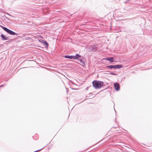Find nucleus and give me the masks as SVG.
I'll return each instance as SVG.
<instances>
[{"label": "nucleus", "instance_id": "1", "mask_svg": "<svg viewBox=\"0 0 152 152\" xmlns=\"http://www.w3.org/2000/svg\"><path fill=\"white\" fill-rule=\"evenodd\" d=\"M93 86L95 89H99L103 86L104 83L98 80H94L92 83Z\"/></svg>", "mask_w": 152, "mask_h": 152}, {"label": "nucleus", "instance_id": "2", "mask_svg": "<svg viewBox=\"0 0 152 152\" xmlns=\"http://www.w3.org/2000/svg\"><path fill=\"white\" fill-rule=\"evenodd\" d=\"M0 27L4 31L9 33V34L12 35H15V32L9 30L6 27H4L1 26H0Z\"/></svg>", "mask_w": 152, "mask_h": 152}, {"label": "nucleus", "instance_id": "3", "mask_svg": "<svg viewBox=\"0 0 152 152\" xmlns=\"http://www.w3.org/2000/svg\"><path fill=\"white\" fill-rule=\"evenodd\" d=\"M114 87L115 88V89L116 91H118L119 90L120 88V86L119 83H115L114 84Z\"/></svg>", "mask_w": 152, "mask_h": 152}, {"label": "nucleus", "instance_id": "4", "mask_svg": "<svg viewBox=\"0 0 152 152\" xmlns=\"http://www.w3.org/2000/svg\"><path fill=\"white\" fill-rule=\"evenodd\" d=\"M80 57L81 56L80 55L77 54L75 56H73V59H77Z\"/></svg>", "mask_w": 152, "mask_h": 152}, {"label": "nucleus", "instance_id": "5", "mask_svg": "<svg viewBox=\"0 0 152 152\" xmlns=\"http://www.w3.org/2000/svg\"><path fill=\"white\" fill-rule=\"evenodd\" d=\"M113 57L108 58L105 59L106 60L109 61L110 62H112L114 61L113 60Z\"/></svg>", "mask_w": 152, "mask_h": 152}, {"label": "nucleus", "instance_id": "6", "mask_svg": "<svg viewBox=\"0 0 152 152\" xmlns=\"http://www.w3.org/2000/svg\"><path fill=\"white\" fill-rule=\"evenodd\" d=\"M64 57L66 58L73 59V56H65Z\"/></svg>", "mask_w": 152, "mask_h": 152}, {"label": "nucleus", "instance_id": "7", "mask_svg": "<svg viewBox=\"0 0 152 152\" xmlns=\"http://www.w3.org/2000/svg\"><path fill=\"white\" fill-rule=\"evenodd\" d=\"M42 43H43L46 46V48H48V43L46 42V41H43V40H42V42H41Z\"/></svg>", "mask_w": 152, "mask_h": 152}, {"label": "nucleus", "instance_id": "8", "mask_svg": "<svg viewBox=\"0 0 152 152\" xmlns=\"http://www.w3.org/2000/svg\"><path fill=\"white\" fill-rule=\"evenodd\" d=\"M123 65H115V69H119L123 67Z\"/></svg>", "mask_w": 152, "mask_h": 152}, {"label": "nucleus", "instance_id": "9", "mask_svg": "<svg viewBox=\"0 0 152 152\" xmlns=\"http://www.w3.org/2000/svg\"><path fill=\"white\" fill-rule=\"evenodd\" d=\"M1 36L3 39L5 40L7 39V37H6L3 34H1Z\"/></svg>", "mask_w": 152, "mask_h": 152}, {"label": "nucleus", "instance_id": "10", "mask_svg": "<svg viewBox=\"0 0 152 152\" xmlns=\"http://www.w3.org/2000/svg\"><path fill=\"white\" fill-rule=\"evenodd\" d=\"M107 67L110 69H115V65H110L107 66Z\"/></svg>", "mask_w": 152, "mask_h": 152}, {"label": "nucleus", "instance_id": "11", "mask_svg": "<svg viewBox=\"0 0 152 152\" xmlns=\"http://www.w3.org/2000/svg\"><path fill=\"white\" fill-rule=\"evenodd\" d=\"M80 62L81 64H84V63L83 61L82 60H80Z\"/></svg>", "mask_w": 152, "mask_h": 152}]
</instances>
